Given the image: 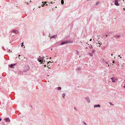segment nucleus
Instances as JSON below:
<instances>
[{
    "instance_id": "nucleus-3",
    "label": "nucleus",
    "mask_w": 125,
    "mask_h": 125,
    "mask_svg": "<svg viewBox=\"0 0 125 125\" xmlns=\"http://www.w3.org/2000/svg\"><path fill=\"white\" fill-rule=\"evenodd\" d=\"M44 57H40V56H39V58H38V60L39 62H43V60L44 59Z\"/></svg>"
},
{
    "instance_id": "nucleus-38",
    "label": "nucleus",
    "mask_w": 125,
    "mask_h": 125,
    "mask_svg": "<svg viewBox=\"0 0 125 125\" xmlns=\"http://www.w3.org/2000/svg\"><path fill=\"white\" fill-rule=\"evenodd\" d=\"M109 64H108V67H109Z\"/></svg>"
},
{
    "instance_id": "nucleus-34",
    "label": "nucleus",
    "mask_w": 125,
    "mask_h": 125,
    "mask_svg": "<svg viewBox=\"0 0 125 125\" xmlns=\"http://www.w3.org/2000/svg\"><path fill=\"white\" fill-rule=\"evenodd\" d=\"M1 119L0 118V121H1Z\"/></svg>"
},
{
    "instance_id": "nucleus-23",
    "label": "nucleus",
    "mask_w": 125,
    "mask_h": 125,
    "mask_svg": "<svg viewBox=\"0 0 125 125\" xmlns=\"http://www.w3.org/2000/svg\"><path fill=\"white\" fill-rule=\"evenodd\" d=\"M109 104L111 105H114V104H112L111 103H109Z\"/></svg>"
},
{
    "instance_id": "nucleus-8",
    "label": "nucleus",
    "mask_w": 125,
    "mask_h": 125,
    "mask_svg": "<svg viewBox=\"0 0 125 125\" xmlns=\"http://www.w3.org/2000/svg\"><path fill=\"white\" fill-rule=\"evenodd\" d=\"M12 32L16 34H17L19 32L18 30H13Z\"/></svg>"
},
{
    "instance_id": "nucleus-13",
    "label": "nucleus",
    "mask_w": 125,
    "mask_h": 125,
    "mask_svg": "<svg viewBox=\"0 0 125 125\" xmlns=\"http://www.w3.org/2000/svg\"><path fill=\"white\" fill-rule=\"evenodd\" d=\"M95 51V50L94 49H92L91 50V53H93Z\"/></svg>"
},
{
    "instance_id": "nucleus-41",
    "label": "nucleus",
    "mask_w": 125,
    "mask_h": 125,
    "mask_svg": "<svg viewBox=\"0 0 125 125\" xmlns=\"http://www.w3.org/2000/svg\"><path fill=\"white\" fill-rule=\"evenodd\" d=\"M111 55L112 56L113 55V54H111Z\"/></svg>"
},
{
    "instance_id": "nucleus-51",
    "label": "nucleus",
    "mask_w": 125,
    "mask_h": 125,
    "mask_svg": "<svg viewBox=\"0 0 125 125\" xmlns=\"http://www.w3.org/2000/svg\"><path fill=\"white\" fill-rule=\"evenodd\" d=\"M120 58H122V57H120Z\"/></svg>"
},
{
    "instance_id": "nucleus-27",
    "label": "nucleus",
    "mask_w": 125,
    "mask_h": 125,
    "mask_svg": "<svg viewBox=\"0 0 125 125\" xmlns=\"http://www.w3.org/2000/svg\"><path fill=\"white\" fill-rule=\"evenodd\" d=\"M84 123L85 125H86V124L85 122H83Z\"/></svg>"
},
{
    "instance_id": "nucleus-19",
    "label": "nucleus",
    "mask_w": 125,
    "mask_h": 125,
    "mask_svg": "<svg viewBox=\"0 0 125 125\" xmlns=\"http://www.w3.org/2000/svg\"><path fill=\"white\" fill-rule=\"evenodd\" d=\"M93 53H89V55H90V56H93Z\"/></svg>"
},
{
    "instance_id": "nucleus-17",
    "label": "nucleus",
    "mask_w": 125,
    "mask_h": 125,
    "mask_svg": "<svg viewBox=\"0 0 125 125\" xmlns=\"http://www.w3.org/2000/svg\"><path fill=\"white\" fill-rule=\"evenodd\" d=\"M42 3L43 4L44 3V4L42 6V7H43L44 6V5L45 4H46L47 3V2L46 1L45 2H42Z\"/></svg>"
},
{
    "instance_id": "nucleus-44",
    "label": "nucleus",
    "mask_w": 125,
    "mask_h": 125,
    "mask_svg": "<svg viewBox=\"0 0 125 125\" xmlns=\"http://www.w3.org/2000/svg\"><path fill=\"white\" fill-rule=\"evenodd\" d=\"M46 6H47V5H48V4H46Z\"/></svg>"
},
{
    "instance_id": "nucleus-48",
    "label": "nucleus",
    "mask_w": 125,
    "mask_h": 125,
    "mask_svg": "<svg viewBox=\"0 0 125 125\" xmlns=\"http://www.w3.org/2000/svg\"><path fill=\"white\" fill-rule=\"evenodd\" d=\"M39 8L40 7V6H39Z\"/></svg>"
},
{
    "instance_id": "nucleus-36",
    "label": "nucleus",
    "mask_w": 125,
    "mask_h": 125,
    "mask_svg": "<svg viewBox=\"0 0 125 125\" xmlns=\"http://www.w3.org/2000/svg\"><path fill=\"white\" fill-rule=\"evenodd\" d=\"M107 36H108V35H106V37H107Z\"/></svg>"
},
{
    "instance_id": "nucleus-28",
    "label": "nucleus",
    "mask_w": 125,
    "mask_h": 125,
    "mask_svg": "<svg viewBox=\"0 0 125 125\" xmlns=\"http://www.w3.org/2000/svg\"><path fill=\"white\" fill-rule=\"evenodd\" d=\"M74 109L75 110H77V109H76V108H75V107H74Z\"/></svg>"
},
{
    "instance_id": "nucleus-46",
    "label": "nucleus",
    "mask_w": 125,
    "mask_h": 125,
    "mask_svg": "<svg viewBox=\"0 0 125 125\" xmlns=\"http://www.w3.org/2000/svg\"><path fill=\"white\" fill-rule=\"evenodd\" d=\"M2 47V48H4V47Z\"/></svg>"
},
{
    "instance_id": "nucleus-10",
    "label": "nucleus",
    "mask_w": 125,
    "mask_h": 125,
    "mask_svg": "<svg viewBox=\"0 0 125 125\" xmlns=\"http://www.w3.org/2000/svg\"><path fill=\"white\" fill-rule=\"evenodd\" d=\"M115 4L117 6H119V4L118 3V2L116 1H115Z\"/></svg>"
},
{
    "instance_id": "nucleus-26",
    "label": "nucleus",
    "mask_w": 125,
    "mask_h": 125,
    "mask_svg": "<svg viewBox=\"0 0 125 125\" xmlns=\"http://www.w3.org/2000/svg\"><path fill=\"white\" fill-rule=\"evenodd\" d=\"M98 43L100 45H101V44H102V43H99V41L98 42Z\"/></svg>"
},
{
    "instance_id": "nucleus-40",
    "label": "nucleus",
    "mask_w": 125,
    "mask_h": 125,
    "mask_svg": "<svg viewBox=\"0 0 125 125\" xmlns=\"http://www.w3.org/2000/svg\"><path fill=\"white\" fill-rule=\"evenodd\" d=\"M118 56L119 57H120V55H118Z\"/></svg>"
},
{
    "instance_id": "nucleus-47",
    "label": "nucleus",
    "mask_w": 125,
    "mask_h": 125,
    "mask_svg": "<svg viewBox=\"0 0 125 125\" xmlns=\"http://www.w3.org/2000/svg\"><path fill=\"white\" fill-rule=\"evenodd\" d=\"M51 58H50V59H51Z\"/></svg>"
},
{
    "instance_id": "nucleus-31",
    "label": "nucleus",
    "mask_w": 125,
    "mask_h": 125,
    "mask_svg": "<svg viewBox=\"0 0 125 125\" xmlns=\"http://www.w3.org/2000/svg\"><path fill=\"white\" fill-rule=\"evenodd\" d=\"M123 87L125 88V84L123 86Z\"/></svg>"
},
{
    "instance_id": "nucleus-14",
    "label": "nucleus",
    "mask_w": 125,
    "mask_h": 125,
    "mask_svg": "<svg viewBox=\"0 0 125 125\" xmlns=\"http://www.w3.org/2000/svg\"><path fill=\"white\" fill-rule=\"evenodd\" d=\"M61 87H58L57 90H61Z\"/></svg>"
},
{
    "instance_id": "nucleus-6",
    "label": "nucleus",
    "mask_w": 125,
    "mask_h": 125,
    "mask_svg": "<svg viewBox=\"0 0 125 125\" xmlns=\"http://www.w3.org/2000/svg\"><path fill=\"white\" fill-rule=\"evenodd\" d=\"M85 99L88 103H89L90 102V99L88 97H85Z\"/></svg>"
},
{
    "instance_id": "nucleus-9",
    "label": "nucleus",
    "mask_w": 125,
    "mask_h": 125,
    "mask_svg": "<svg viewBox=\"0 0 125 125\" xmlns=\"http://www.w3.org/2000/svg\"><path fill=\"white\" fill-rule=\"evenodd\" d=\"M4 120L6 122H9L10 121V120L9 118H6Z\"/></svg>"
},
{
    "instance_id": "nucleus-50",
    "label": "nucleus",
    "mask_w": 125,
    "mask_h": 125,
    "mask_svg": "<svg viewBox=\"0 0 125 125\" xmlns=\"http://www.w3.org/2000/svg\"><path fill=\"white\" fill-rule=\"evenodd\" d=\"M27 4H28V3H27Z\"/></svg>"
},
{
    "instance_id": "nucleus-5",
    "label": "nucleus",
    "mask_w": 125,
    "mask_h": 125,
    "mask_svg": "<svg viewBox=\"0 0 125 125\" xmlns=\"http://www.w3.org/2000/svg\"><path fill=\"white\" fill-rule=\"evenodd\" d=\"M16 64V63L15 64H12L10 65H9V66L11 68H13L14 66Z\"/></svg>"
},
{
    "instance_id": "nucleus-21",
    "label": "nucleus",
    "mask_w": 125,
    "mask_h": 125,
    "mask_svg": "<svg viewBox=\"0 0 125 125\" xmlns=\"http://www.w3.org/2000/svg\"><path fill=\"white\" fill-rule=\"evenodd\" d=\"M79 53V52L78 51H76V53L77 54H78Z\"/></svg>"
},
{
    "instance_id": "nucleus-45",
    "label": "nucleus",
    "mask_w": 125,
    "mask_h": 125,
    "mask_svg": "<svg viewBox=\"0 0 125 125\" xmlns=\"http://www.w3.org/2000/svg\"><path fill=\"white\" fill-rule=\"evenodd\" d=\"M124 1V0H123V1Z\"/></svg>"
},
{
    "instance_id": "nucleus-1",
    "label": "nucleus",
    "mask_w": 125,
    "mask_h": 125,
    "mask_svg": "<svg viewBox=\"0 0 125 125\" xmlns=\"http://www.w3.org/2000/svg\"><path fill=\"white\" fill-rule=\"evenodd\" d=\"M72 42L71 41L69 40L63 41L61 42L60 45H62L66 43H71Z\"/></svg>"
},
{
    "instance_id": "nucleus-49",
    "label": "nucleus",
    "mask_w": 125,
    "mask_h": 125,
    "mask_svg": "<svg viewBox=\"0 0 125 125\" xmlns=\"http://www.w3.org/2000/svg\"><path fill=\"white\" fill-rule=\"evenodd\" d=\"M39 8L40 7V6H39Z\"/></svg>"
},
{
    "instance_id": "nucleus-12",
    "label": "nucleus",
    "mask_w": 125,
    "mask_h": 125,
    "mask_svg": "<svg viewBox=\"0 0 125 125\" xmlns=\"http://www.w3.org/2000/svg\"><path fill=\"white\" fill-rule=\"evenodd\" d=\"M97 107H100V106L99 104H97V105L95 104V105H94V108Z\"/></svg>"
},
{
    "instance_id": "nucleus-2",
    "label": "nucleus",
    "mask_w": 125,
    "mask_h": 125,
    "mask_svg": "<svg viewBox=\"0 0 125 125\" xmlns=\"http://www.w3.org/2000/svg\"><path fill=\"white\" fill-rule=\"evenodd\" d=\"M111 79L112 80V82H116L117 81V79L114 77H113Z\"/></svg>"
},
{
    "instance_id": "nucleus-33",
    "label": "nucleus",
    "mask_w": 125,
    "mask_h": 125,
    "mask_svg": "<svg viewBox=\"0 0 125 125\" xmlns=\"http://www.w3.org/2000/svg\"><path fill=\"white\" fill-rule=\"evenodd\" d=\"M92 40V39H90V41H91Z\"/></svg>"
},
{
    "instance_id": "nucleus-35",
    "label": "nucleus",
    "mask_w": 125,
    "mask_h": 125,
    "mask_svg": "<svg viewBox=\"0 0 125 125\" xmlns=\"http://www.w3.org/2000/svg\"><path fill=\"white\" fill-rule=\"evenodd\" d=\"M51 3V4H52V2H50Z\"/></svg>"
},
{
    "instance_id": "nucleus-37",
    "label": "nucleus",
    "mask_w": 125,
    "mask_h": 125,
    "mask_svg": "<svg viewBox=\"0 0 125 125\" xmlns=\"http://www.w3.org/2000/svg\"><path fill=\"white\" fill-rule=\"evenodd\" d=\"M20 56V55H19V56H18L19 57H19Z\"/></svg>"
},
{
    "instance_id": "nucleus-42",
    "label": "nucleus",
    "mask_w": 125,
    "mask_h": 125,
    "mask_svg": "<svg viewBox=\"0 0 125 125\" xmlns=\"http://www.w3.org/2000/svg\"><path fill=\"white\" fill-rule=\"evenodd\" d=\"M30 2H31V0H30Z\"/></svg>"
},
{
    "instance_id": "nucleus-52",
    "label": "nucleus",
    "mask_w": 125,
    "mask_h": 125,
    "mask_svg": "<svg viewBox=\"0 0 125 125\" xmlns=\"http://www.w3.org/2000/svg\"><path fill=\"white\" fill-rule=\"evenodd\" d=\"M124 9H125V8H124Z\"/></svg>"
},
{
    "instance_id": "nucleus-25",
    "label": "nucleus",
    "mask_w": 125,
    "mask_h": 125,
    "mask_svg": "<svg viewBox=\"0 0 125 125\" xmlns=\"http://www.w3.org/2000/svg\"><path fill=\"white\" fill-rule=\"evenodd\" d=\"M107 64H108V62L107 61H105V62Z\"/></svg>"
},
{
    "instance_id": "nucleus-39",
    "label": "nucleus",
    "mask_w": 125,
    "mask_h": 125,
    "mask_svg": "<svg viewBox=\"0 0 125 125\" xmlns=\"http://www.w3.org/2000/svg\"><path fill=\"white\" fill-rule=\"evenodd\" d=\"M52 50V48H51V51Z\"/></svg>"
},
{
    "instance_id": "nucleus-22",
    "label": "nucleus",
    "mask_w": 125,
    "mask_h": 125,
    "mask_svg": "<svg viewBox=\"0 0 125 125\" xmlns=\"http://www.w3.org/2000/svg\"><path fill=\"white\" fill-rule=\"evenodd\" d=\"M99 4H100V3L99 2H96V5H98Z\"/></svg>"
},
{
    "instance_id": "nucleus-43",
    "label": "nucleus",
    "mask_w": 125,
    "mask_h": 125,
    "mask_svg": "<svg viewBox=\"0 0 125 125\" xmlns=\"http://www.w3.org/2000/svg\"><path fill=\"white\" fill-rule=\"evenodd\" d=\"M47 76H49V75H47Z\"/></svg>"
},
{
    "instance_id": "nucleus-29",
    "label": "nucleus",
    "mask_w": 125,
    "mask_h": 125,
    "mask_svg": "<svg viewBox=\"0 0 125 125\" xmlns=\"http://www.w3.org/2000/svg\"><path fill=\"white\" fill-rule=\"evenodd\" d=\"M114 62H115V61H113V62H112V63H114Z\"/></svg>"
},
{
    "instance_id": "nucleus-7",
    "label": "nucleus",
    "mask_w": 125,
    "mask_h": 125,
    "mask_svg": "<svg viewBox=\"0 0 125 125\" xmlns=\"http://www.w3.org/2000/svg\"><path fill=\"white\" fill-rule=\"evenodd\" d=\"M114 37L117 39H118L121 37V36L118 35H116L114 36Z\"/></svg>"
},
{
    "instance_id": "nucleus-4",
    "label": "nucleus",
    "mask_w": 125,
    "mask_h": 125,
    "mask_svg": "<svg viewBox=\"0 0 125 125\" xmlns=\"http://www.w3.org/2000/svg\"><path fill=\"white\" fill-rule=\"evenodd\" d=\"M57 34H56L54 35H53L51 36H49V37H50V38L51 39L52 38L55 39V38L57 37Z\"/></svg>"
},
{
    "instance_id": "nucleus-30",
    "label": "nucleus",
    "mask_w": 125,
    "mask_h": 125,
    "mask_svg": "<svg viewBox=\"0 0 125 125\" xmlns=\"http://www.w3.org/2000/svg\"><path fill=\"white\" fill-rule=\"evenodd\" d=\"M29 68L28 67H27V70L28 71L29 70Z\"/></svg>"
},
{
    "instance_id": "nucleus-11",
    "label": "nucleus",
    "mask_w": 125,
    "mask_h": 125,
    "mask_svg": "<svg viewBox=\"0 0 125 125\" xmlns=\"http://www.w3.org/2000/svg\"><path fill=\"white\" fill-rule=\"evenodd\" d=\"M76 71H80L81 70V68L80 67H77L76 69Z\"/></svg>"
},
{
    "instance_id": "nucleus-16",
    "label": "nucleus",
    "mask_w": 125,
    "mask_h": 125,
    "mask_svg": "<svg viewBox=\"0 0 125 125\" xmlns=\"http://www.w3.org/2000/svg\"><path fill=\"white\" fill-rule=\"evenodd\" d=\"M101 61L104 63L105 62V61L104 59L102 58L101 59Z\"/></svg>"
},
{
    "instance_id": "nucleus-24",
    "label": "nucleus",
    "mask_w": 125,
    "mask_h": 125,
    "mask_svg": "<svg viewBox=\"0 0 125 125\" xmlns=\"http://www.w3.org/2000/svg\"><path fill=\"white\" fill-rule=\"evenodd\" d=\"M23 42H22V43H21V46L22 47H23Z\"/></svg>"
},
{
    "instance_id": "nucleus-15",
    "label": "nucleus",
    "mask_w": 125,
    "mask_h": 125,
    "mask_svg": "<svg viewBox=\"0 0 125 125\" xmlns=\"http://www.w3.org/2000/svg\"><path fill=\"white\" fill-rule=\"evenodd\" d=\"M66 94L65 93H63V94L62 95V97L63 98H64L65 96V95Z\"/></svg>"
},
{
    "instance_id": "nucleus-32",
    "label": "nucleus",
    "mask_w": 125,
    "mask_h": 125,
    "mask_svg": "<svg viewBox=\"0 0 125 125\" xmlns=\"http://www.w3.org/2000/svg\"><path fill=\"white\" fill-rule=\"evenodd\" d=\"M10 50H9L8 51V52H10Z\"/></svg>"
},
{
    "instance_id": "nucleus-18",
    "label": "nucleus",
    "mask_w": 125,
    "mask_h": 125,
    "mask_svg": "<svg viewBox=\"0 0 125 125\" xmlns=\"http://www.w3.org/2000/svg\"><path fill=\"white\" fill-rule=\"evenodd\" d=\"M61 4H63L64 3V1L63 0H62L61 2Z\"/></svg>"
},
{
    "instance_id": "nucleus-20",
    "label": "nucleus",
    "mask_w": 125,
    "mask_h": 125,
    "mask_svg": "<svg viewBox=\"0 0 125 125\" xmlns=\"http://www.w3.org/2000/svg\"><path fill=\"white\" fill-rule=\"evenodd\" d=\"M89 47L90 49H93V46L92 45H90L89 46Z\"/></svg>"
}]
</instances>
